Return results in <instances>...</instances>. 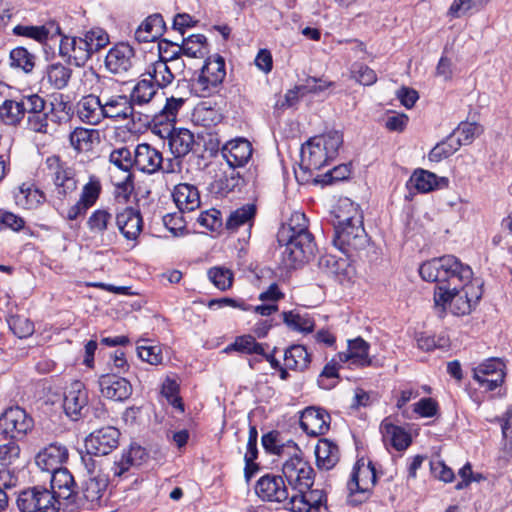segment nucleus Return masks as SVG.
Returning <instances> with one entry per match:
<instances>
[{"mask_svg": "<svg viewBox=\"0 0 512 512\" xmlns=\"http://www.w3.org/2000/svg\"><path fill=\"white\" fill-rule=\"evenodd\" d=\"M302 234H311L308 230V219L301 212L292 213L286 226L278 233V240H287L290 237H298Z\"/></svg>", "mask_w": 512, "mask_h": 512, "instance_id": "nucleus-46", "label": "nucleus"}, {"mask_svg": "<svg viewBox=\"0 0 512 512\" xmlns=\"http://www.w3.org/2000/svg\"><path fill=\"white\" fill-rule=\"evenodd\" d=\"M115 222L118 230L127 240H137L143 229V219L138 209L125 207L117 211Z\"/></svg>", "mask_w": 512, "mask_h": 512, "instance_id": "nucleus-26", "label": "nucleus"}, {"mask_svg": "<svg viewBox=\"0 0 512 512\" xmlns=\"http://www.w3.org/2000/svg\"><path fill=\"white\" fill-rule=\"evenodd\" d=\"M448 183L449 181L445 177H438L430 171L417 169L408 180L407 187L415 189L419 193H428L437 188L447 187Z\"/></svg>", "mask_w": 512, "mask_h": 512, "instance_id": "nucleus-30", "label": "nucleus"}, {"mask_svg": "<svg viewBox=\"0 0 512 512\" xmlns=\"http://www.w3.org/2000/svg\"><path fill=\"white\" fill-rule=\"evenodd\" d=\"M278 241L284 245L281 262L286 269L297 268L314 254L315 243L312 234H302Z\"/></svg>", "mask_w": 512, "mask_h": 512, "instance_id": "nucleus-11", "label": "nucleus"}, {"mask_svg": "<svg viewBox=\"0 0 512 512\" xmlns=\"http://www.w3.org/2000/svg\"><path fill=\"white\" fill-rule=\"evenodd\" d=\"M11 65L21 68L24 72L29 73L35 66V56L24 47L14 48L10 52Z\"/></svg>", "mask_w": 512, "mask_h": 512, "instance_id": "nucleus-56", "label": "nucleus"}, {"mask_svg": "<svg viewBox=\"0 0 512 512\" xmlns=\"http://www.w3.org/2000/svg\"><path fill=\"white\" fill-rule=\"evenodd\" d=\"M316 462L320 469L330 470L339 461L338 446L327 438L318 441L315 448Z\"/></svg>", "mask_w": 512, "mask_h": 512, "instance_id": "nucleus-37", "label": "nucleus"}, {"mask_svg": "<svg viewBox=\"0 0 512 512\" xmlns=\"http://www.w3.org/2000/svg\"><path fill=\"white\" fill-rule=\"evenodd\" d=\"M56 493L61 499L64 512H78L81 509H97L107 501L108 478L104 473L87 477L77 490L75 479L70 471H62L55 478Z\"/></svg>", "mask_w": 512, "mask_h": 512, "instance_id": "nucleus-1", "label": "nucleus"}, {"mask_svg": "<svg viewBox=\"0 0 512 512\" xmlns=\"http://www.w3.org/2000/svg\"><path fill=\"white\" fill-rule=\"evenodd\" d=\"M68 449L65 445L57 442L51 443L41 451L35 457L36 465L45 472L51 474V488L56 490L55 478L56 475L62 471H69L62 465L68 460Z\"/></svg>", "mask_w": 512, "mask_h": 512, "instance_id": "nucleus-14", "label": "nucleus"}, {"mask_svg": "<svg viewBox=\"0 0 512 512\" xmlns=\"http://www.w3.org/2000/svg\"><path fill=\"white\" fill-rule=\"evenodd\" d=\"M489 1L490 0H454L447 11V15L451 18H460L473 9L482 8Z\"/></svg>", "mask_w": 512, "mask_h": 512, "instance_id": "nucleus-55", "label": "nucleus"}, {"mask_svg": "<svg viewBox=\"0 0 512 512\" xmlns=\"http://www.w3.org/2000/svg\"><path fill=\"white\" fill-rule=\"evenodd\" d=\"M330 423V414L319 407H307L300 415V427L308 436L318 437L326 434L330 429Z\"/></svg>", "mask_w": 512, "mask_h": 512, "instance_id": "nucleus-22", "label": "nucleus"}, {"mask_svg": "<svg viewBox=\"0 0 512 512\" xmlns=\"http://www.w3.org/2000/svg\"><path fill=\"white\" fill-rule=\"evenodd\" d=\"M342 144L343 135L337 130L310 138L301 148V166L320 170L337 157Z\"/></svg>", "mask_w": 512, "mask_h": 512, "instance_id": "nucleus-4", "label": "nucleus"}, {"mask_svg": "<svg viewBox=\"0 0 512 512\" xmlns=\"http://www.w3.org/2000/svg\"><path fill=\"white\" fill-rule=\"evenodd\" d=\"M369 349L370 344L361 337L349 340L347 351L338 354L339 361L348 363L349 367L371 366L372 359L369 356Z\"/></svg>", "mask_w": 512, "mask_h": 512, "instance_id": "nucleus-27", "label": "nucleus"}, {"mask_svg": "<svg viewBox=\"0 0 512 512\" xmlns=\"http://www.w3.org/2000/svg\"><path fill=\"white\" fill-rule=\"evenodd\" d=\"M226 77L225 60L220 55L206 59L198 77L192 80V90L199 97L216 93Z\"/></svg>", "mask_w": 512, "mask_h": 512, "instance_id": "nucleus-8", "label": "nucleus"}, {"mask_svg": "<svg viewBox=\"0 0 512 512\" xmlns=\"http://www.w3.org/2000/svg\"><path fill=\"white\" fill-rule=\"evenodd\" d=\"M9 328L18 338H27L34 333V323L22 315H13L7 319Z\"/></svg>", "mask_w": 512, "mask_h": 512, "instance_id": "nucleus-58", "label": "nucleus"}, {"mask_svg": "<svg viewBox=\"0 0 512 512\" xmlns=\"http://www.w3.org/2000/svg\"><path fill=\"white\" fill-rule=\"evenodd\" d=\"M157 88H164L170 85L175 76L165 60H158L151 64L146 72Z\"/></svg>", "mask_w": 512, "mask_h": 512, "instance_id": "nucleus-49", "label": "nucleus"}, {"mask_svg": "<svg viewBox=\"0 0 512 512\" xmlns=\"http://www.w3.org/2000/svg\"><path fill=\"white\" fill-rule=\"evenodd\" d=\"M104 64L110 73L123 76L135 70L138 58L132 46L118 43L109 49Z\"/></svg>", "mask_w": 512, "mask_h": 512, "instance_id": "nucleus-15", "label": "nucleus"}, {"mask_svg": "<svg viewBox=\"0 0 512 512\" xmlns=\"http://www.w3.org/2000/svg\"><path fill=\"white\" fill-rule=\"evenodd\" d=\"M224 351L227 353L236 351L243 354L264 355L263 345L256 342L255 338L251 335L236 337L235 341L229 344Z\"/></svg>", "mask_w": 512, "mask_h": 512, "instance_id": "nucleus-50", "label": "nucleus"}, {"mask_svg": "<svg viewBox=\"0 0 512 512\" xmlns=\"http://www.w3.org/2000/svg\"><path fill=\"white\" fill-rule=\"evenodd\" d=\"M24 117L21 101L5 100L0 105V119L10 126L18 125Z\"/></svg>", "mask_w": 512, "mask_h": 512, "instance_id": "nucleus-52", "label": "nucleus"}, {"mask_svg": "<svg viewBox=\"0 0 512 512\" xmlns=\"http://www.w3.org/2000/svg\"><path fill=\"white\" fill-rule=\"evenodd\" d=\"M334 231L333 243L346 255L364 248L367 243V234L363 225L336 226Z\"/></svg>", "mask_w": 512, "mask_h": 512, "instance_id": "nucleus-18", "label": "nucleus"}, {"mask_svg": "<svg viewBox=\"0 0 512 512\" xmlns=\"http://www.w3.org/2000/svg\"><path fill=\"white\" fill-rule=\"evenodd\" d=\"M70 200H61L51 206L58 212V214L67 221L77 220L79 217L85 216L87 211L90 209L81 200H77L73 205L67 206Z\"/></svg>", "mask_w": 512, "mask_h": 512, "instance_id": "nucleus-51", "label": "nucleus"}, {"mask_svg": "<svg viewBox=\"0 0 512 512\" xmlns=\"http://www.w3.org/2000/svg\"><path fill=\"white\" fill-rule=\"evenodd\" d=\"M13 33L45 43L48 39L60 35L61 31L58 24L49 22L42 26L17 25L13 28Z\"/></svg>", "mask_w": 512, "mask_h": 512, "instance_id": "nucleus-36", "label": "nucleus"}, {"mask_svg": "<svg viewBox=\"0 0 512 512\" xmlns=\"http://www.w3.org/2000/svg\"><path fill=\"white\" fill-rule=\"evenodd\" d=\"M88 402V391L85 385L81 381H74L64 394L63 408L71 420L77 421L87 411Z\"/></svg>", "mask_w": 512, "mask_h": 512, "instance_id": "nucleus-21", "label": "nucleus"}, {"mask_svg": "<svg viewBox=\"0 0 512 512\" xmlns=\"http://www.w3.org/2000/svg\"><path fill=\"white\" fill-rule=\"evenodd\" d=\"M120 432L112 426L103 427L89 434L85 439V449L89 454L104 456L118 446Z\"/></svg>", "mask_w": 512, "mask_h": 512, "instance_id": "nucleus-20", "label": "nucleus"}, {"mask_svg": "<svg viewBox=\"0 0 512 512\" xmlns=\"http://www.w3.org/2000/svg\"><path fill=\"white\" fill-rule=\"evenodd\" d=\"M108 44V33L100 27H94L86 31L83 36L62 37L59 51L60 55L67 56L76 66H83L94 53Z\"/></svg>", "mask_w": 512, "mask_h": 512, "instance_id": "nucleus-5", "label": "nucleus"}, {"mask_svg": "<svg viewBox=\"0 0 512 512\" xmlns=\"http://www.w3.org/2000/svg\"><path fill=\"white\" fill-rule=\"evenodd\" d=\"M20 101L24 115H31L45 111L46 101L38 94L22 96Z\"/></svg>", "mask_w": 512, "mask_h": 512, "instance_id": "nucleus-64", "label": "nucleus"}, {"mask_svg": "<svg viewBox=\"0 0 512 512\" xmlns=\"http://www.w3.org/2000/svg\"><path fill=\"white\" fill-rule=\"evenodd\" d=\"M100 392L103 397L114 401H124L132 394V385L115 373L103 374L98 380Z\"/></svg>", "mask_w": 512, "mask_h": 512, "instance_id": "nucleus-25", "label": "nucleus"}, {"mask_svg": "<svg viewBox=\"0 0 512 512\" xmlns=\"http://www.w3.org/2000/svg\"><path fill=\"white\" fill-rule=\"evenodd\" d=\"M481 297L482 284L475 280L464 284L463 287H456V290L448 291V294L442 297V301L438 300V293H434V303L442 311L449 308L454 315H466L471 312Z\"/></svg>", "mask_w": 512, "mask_h": 512, "instance_id": "nucleus-7", "label": "nucleus"}, {"mask_svg": "<svg viewBox=\"0 0 512 512\" xmlns=\"http://www.w3.org/2000/svg\"><path fill=\"white\" fill-rule=\"evenodd\" d=\"M505 364L499 358H490L472 369V377L486 391L501 386L505 377Z\"/></svg>", "mask_w": 512, "mask_h": 512, "instance_id": "nucleus-17", "label": "nucleus"}, {"mask_svg": "<svg viewBox=\"0 0 512 512\" xmlns=\"http://www.w3.org/2000/svg\"><path fill=\"white\" fill-rule=\"evenodd\" d=\"M310 362L311 356L303 345H292L284 353V365L288 369L304 371Z\"/></svg>", "mask_w": 512, "mask_h": 512, "instance_id": "nucleus-42", "label": "nucleus"}, {"mask_svg": "<svg viewBox=\"0 0 512 512\" xmlns=\"http://www.w3.org/2000/svg\"><path fill=\"white\" fill-rule=\"evenodd\" d=\"M101 191L102 186L99 178L92 175L89 177V181L82 187L79 200L91 208L99 199Z\"/></svg>", "mask_w": 512, "mask_h": 512, "instance_id": "nucleus-54", "label": "nucleus"}, {"mask_svg": "<svg viewBox=\"0 0 512 512\" xmlns=\"http://www.w3.org/2000/svg\"><path fill=\"white\" fill-rule=\"evenodd\" d=\"M376 480V470L372 462L366 464L363 460L357 461L347 483L350 496L360 495L361 497L357 501L362 502L368 497V493L376 484Z\"/></svg>", "mask_w": 512, "mask_h": 512, "instance_id": "nucleus-16", "label": "nucleus"}, {"mask_svg": "<svg viewBox=\"0 0 512 512\" xmlns=\"http://www.w3.org/2000/svg\"><path fill=\"white\" fill-rule=\"evenodd\" d=\"M326 502V494L321 489H311L292 493L287 502V510L291 512H318Z\"/></svg>", "mask_w": 512, "mask_h": 512, "instance_id": "nucleus-24", "label": "nucleus"}, {"mask_svg": "<svg viewBox=\"0 0 512 512\" xmlns=\"http://www.w3.org/2000/svg\"><path fill=\"white\" fill-rule=\"evenodd\" d=\"M112 222V214L104 208L94 210L88 217L86 225L88 230L101 237L104 244H111L116 238V234H106Z\"/></svg>", "mask_w": 512, "mask_h": 512, "instance_id": "nucleus-31", "label": "nucleus"}, {"mask_svg": "<svg viewBox=\"0 0 512 512\" xmlns=\"http://www.w3.org/2000/svg\"><path fill=\"white\" fill-rule=\"evenodd\" d=\"M255 492L263 501L283 502L287 509V502L290 500L288 489L282 476L266 474L256 483Z\"/></svg>", "mask_w": 512, "mask_h": 512, "instance_id": "nucleus-19", "label": "nucleus"}, {"mask_svg": "<svg viewBox=\"0 0 512 512\" xmlns=\"http://www.w3.org/2000/svg\"><path fill=\"white\" fill-rule=\"evenodd\" d=\"M179 51L190 58H202L207 53V38L202 34H193L183 38Z\"/></svg>", "mask_w": 512, "mask_h": 512, "instance_id": "nucleus-48", "label": "nucleus"}, {"mask_svg": "<svg viewBox=\"0 0 512 512\" xmlns=\"http://www.w3.org/2000/svg\"><path fill=\"white\" fill-rule=\"evenodd\" d=\"M262 446L266 452L278 456H288L292 452H299L295 442L289 440L282 442L278 431H270L262 436Z\"/></svg>", "mask_w": 512, "mask_h": 512, "instance_id": "nucleus-39", "label": "nucleus"}, {"mask_svg": "<svg viewBox=\"0 0 512 512\" xmlns=\"http://www.w3.org/2000/svg\"><path fill=\"white\" fill-rule=\"evenodd\" d=\"M133 159L134 156L127 147L114 149L109 156L111 180L125 197L130 195L134 189V175L131 171L135 166Z\"/></svg>", "mask_w": 512, "mask_h": 512, "instance_id": "nucleus-10", "label": "nucleus"}, {"mask_svg": "<svg viewBox=\"0 0 512 512\" xmlns=\"http://www.w3.org/2000/svg\"><path fill=\"white\" fill-rule=\"evenodd\" d=\"M60 500L55 489L35 486L23 490L16 502L20 512H59L63 511Z\"/></svg>", "mask_w": 512, "mask_h": 512, "instance_id": "nucleus-9", "label": "nucleus"}, {"mask_svg": "<svg viewBox=\"0 0 512 512\" xmlns=\"http://www.w3.org/2000/svg\"><path fill=\"white\" fill-rule=\"evenodd\" d=\"M168 144L176 158H182L193 151L196 144L194 134L185 128L173 129L169 134Z\"/></svg>", "mask_w": 512, "mask_h": 512, "instance_id": "nucleus-34", "label": "nucleus"}, {"mask_svg": "<svg viewBox=\"0 0 512 512\" xmlns=\"http://www.w3.org/2000/svg\"><path fill=\"white\" fill-rule=\"evenodd\" d=\"M455 138L449 136L446 140L438 143L429 153V160L432 162H440L448 158L459 149V143H455Z\"/></svg>", "mask_w": 512, "mask_h": 512, "instance_id": "nucleus-59", "label": "nucleus"}, {"mask_svg": "<svg viewBox=\"0 0 512 512\" xmlns=\"http://www.w3.org/2000/svg\"><path fill=\"white\" fill-rule=\"evenodd\" d=\"M44 172L53 184L49 203L52 205L61 200H71L78 189L75 170L58 155H51L45 159Z\"/></svg>", "mask_w": 512, "mask_h": 512, "instance_id": "nucleus-6", "label": "nucleus"}, {"mask_svg": "<svg viewBox=\"0 0 512 512\" xmlns=\"http://www.w3.org/2000/svg\"><path fill=\"white\" fill-rule=\"evenodd\" d=\"M282 316L283 322L293 331L307 334L314 330L315 321L307 312L287 311Z\"/></svg>", "mask_w": 512, "mask_h": 512, "instance_id": "nucleus-43", "label": "nucleus"}, {"mask_svg": "<svg viewBox=\"0 0 512 512\" xmlns=\"http://www.w3.org/2000/svg\"><path fill=\"white\" fill-rule=\"evenodd\" d=\"M33 427V418L19 406L6 409L0 416V432L11 440L24 438Z\"/></svg>", "mask_w": 512, "mask_h": 512, "instance_id": "nucleus-13", "label": "nucleus"}, {"mask_svg": "<svg viewBox=\"0 0 512 512\" xmlns=\"http://www.w3.org/2000/svg\"><path fill=\"white\" fill-rule=\"evenodd\" d=\"M72 76V69L61 64L55 63L48 67L47 79L49 83L58 90L67 87Z\"/></svg>", "mask_w": 512, "mask_h": 512, "instance_id": "nucleus-53", "label": "nucleus"}, {"mask_svg": "<svg viewBox=\"0 0 512 512\" xmlns=\"http://www.w3.org/2000/svg\"><path fill=\"white\" fill-rule=\"evenodd\" d=\"M85 82H97L100 99L106 118L113 121L134 120L135 109L130 103V97L126 94L120 83L112 78L101 77L95 70L90 68L83 72Z\"/></svg>", "mask_w": 512, "mask_h": 512, "instance_id": "nucleus-3", "label": "nucleus"}, {"mask_svg": "<svg viewBox=\"0 0 512 512\" xmlns=\"http://www.w3.org/2000/svg\"><path fill=\"white\" fill-rule=\"evenodd\" d=\"M172 195L180 212H191L200 207V194L194 185L180 183L175 186Z\"/></svg>", "mask_w": 512, "mask_h": 512, "instance_id": "nucleus-32", "label": "nucleus"}, {"mask_svg": "<svg viewBox=\"0 0 512 512\" xmlns=\"http://www.w3.org/2000/svg\"><path fill=\"white\" fill-rule=\"evenodd\" d=\"M137 355L142 361L151 365H158L163 360L161 347L149 344L148 340H143L141 344H138Z\"/></svg>", "mask_w": 512, "mask_h": 512, "instance_id": "nucleus-60", "label": "nucleus"}, {"mask_svg": "<svg viewBox=\"0 0 512 512\" xmlns=\"http://www.w3.org/2000/svg\"><path fill=\"white\" fill-rule=\"evenodd\" d=\"M352 78L362 85H373L377 81V75L367 65L355 63L351 68Z\"/></svg>", "mask_w": 512, "mask_h": 512, "instance_id": "nucleus-62", "label": "nucleus"}, {"mask_svg": "<svg viewBox=\"0 0 512 512\" xmlns=\"http://www.w3.org/2000/svg\"><path fill=\"white\" fill-rule=\"evenodd\" d=\"M481 132L482 128L478 124L466 122L461 123L451 136L455 138V143H459L460 148L470 144Z\"/></svg>", "mask_w": 512, "mask_h": 512, "instance_id": "nucleus-57", "label": "nucleus"}, {"mask_svg": "<svg viewBox=\"0 0 512 512\" xmlns=\"http://www.w3.org/2000/svg\"><path fill=\"white\" fill-rule=\"evenodd\" d=\"M17 205L26 209H35L46 201L45 193L34 187L23 184L15 194Z\"/></svg>", "mask_w": 512, "mask_h": 512, "instance_id": "nucleus-45", "label": "nucleus"}, {"mask_svg": "<svg viewBox=\"0 0 512 512\" xmlns=\"http://www.w3.org/2000/svg\"><path fill=\"white\" fill-rule=\"evenodd\" d=\"M165 28L164 19L160 14L150 15L136 29L135 39L139 43L153 42L162 36Z\"/></svg>", "mask_w": 512, "mask_h": 512, "instance_id": "nucleus-33", "label": "nucleus"}, {"mask_svg": "<svg viewBox=\"0 0 512 512\" xmlns=\"http://www.w3.org/2000/svg\"><path fill=\"white\" fill-rule=\"evenodd\" d=\"M282 473L293 493L306 491L313 485L314 469L298 452H294V454L283 463Z\"/></svg>", "mask_w": 512, "mask_h": 512, "instance_id": "nucleus-12", "label": "nucleus"}, {"mask_svg": "<svg viewBox=\"0 0 512 512\" xmlns=\"http://www.w3.org/2000/svg\"><path fill=\"white\" fill-rule=\"evenodd\" d=\"M222 155L230 167H243L252 156V145L246 139L231 140L223 146Z\"/></svg>", "mask_w": 512, "mask_h": 512, "instance_id": "nucleus-29", "label": "nucleus"}, {"mask_svg": "<svg viewBox=\"0 0 512 512\" xmlns=\"http://www.w3.org/2000/svg\"><path fill=\"white\" fill-rule=\"evenodd\" d=\"M383 442L398 451L405 450L411 443L409 434L399 426L394 425L389 419H384L380 425Z\"/></svg>", "mask_w": 512, "mask_h": 512, "instance_id": "nucleus-35", "label": "nucleus"}, {"mask_svg": "<svg viewBox=\"0 0 512 512\" xmlns=\"http://www.w3.org/2000/svg\"><path fill=\"white\" fill-rule=\"evenodd\" d=\"M135 167L147 174H153L160 170L163 156L160 151L147 143L138 144L134 151Z\"/></svg>", "mask_w": 512, "mask_h": 512, "instance_id": "nucleus-28", "label": "nucleus"}, {"mask_svg": "<svg viewBox=\"0 0 512 512\" xmlns=\"http://www.w3.org/2000/svg\"><path fill=\"white\" fill-rule=\"evenodd\" d=\"M419 274L423 280L436 283L434 293H438V300L441 301L448 291L474 281L471 267L453 255L424 262L419 268Z\"/></svg>", "mask_w": 512, "mask_h": 512, "instance_id": "nucleus-2", "label": "nucleus"}, {"mask_svg": "<svg viewBox=\"0 0 512 512\" xmlns=\"http://www.w3.org/2000/svg\"><path fill=\"white\" fill-rule=\"evenodd\" d=\"M100 93L82 96L76 104V115L82 123L96 126L107 119Z\"/></svg>", "mask_w": 512, "mask_h": 512, "instance_id": "nucleus-23", "label": "nucleus"}, {"mask_svg": "<svg viewBox=\"0 0 512 512\" xmlns=\"http://www.w3.org/2000/svg\"><path fill=\"white\" fill-rule=\"evenodd\" d=\"M208 278L219 290H227L232 286L233 274L229 269L213 267L208 270Z\"/></svg>", "mask_w": 512, "mask_h": 512, "instance_id": "nucleus-61", "label": "nucleus"}, {"mask_svg": "<svg viewBox=\"0 0 512 512\" xmlns=\"http://www.w3.org/2000/svg\"><path fill=\"white\" fill-rule=\"evenodd\" d=\"M98 138V130L84 127H76L69 134L70 145L77 153L88 152L92 150L94 141Z\"/></svg>", "mask_w": 512, "mask_h": 512, "instance_id": "nucleus-41", "label": "nucleus"}, {"mask_svg": "<svg viewBox=\"0 0 512 512\" xmlns=\"http://www.w3.org/2000/svg\"><path fill=\"white\" fill-rule=\"evenodd\" d=\"M183 212L168 213L163 216L164 226L174 235H182L186 230V221L182 215Z\"/></svg>", "mask_w": 512, "mask_h": 512, "instance_id": "nucleus-63", "label": "nucleus"}, {"mask_svg": "<svg viewBox=\"0 0 512 512\" xmlns=\"http://www.w3.org/2000/svg\"><path fill=\"white\" fill-rule=\"evenodd\" d=\"M185 103L184 98L169 97L165 105L158 112L153 114L155 124H173L176 122L178 113Z\"/></svg>", "mask_w": 512, "mask_h": 512, "instance_id": "nucleus-47", "label": "nucleus"}, {"mask_svg": "<svg viewBox=\"0 0 512 512\" xmlns=\"http://www.w3.org/2000/svg\"><path fill=\"white\" fill-rule=\"evenodd\" d=\"M157 87L151 79H140L133 86L130 94V103L133 109L148 105L157 94Z\"/></svg>", "mask_w": 512, "mask_h": 512, "instance_id": "nucleus-38", "label": "nucleus"}, {"mask_svg": "<svg viewBox=\"0 0 512 512\" xmlns=\"http://www.w3.org/2000/svg\"><path fill=\"white\" fill-rule=\"evenodd\" d=\"M256 214V207L253 204H246L241 208L233 211L227 219L226 227L230 231H236L240 227H247L250 230L254 217Z\"/></svg>", "mask_w": 512, "mask_h": 512, "instance_id": "nucleus-44", "label": "nucleus"}, {"mask_svg": "<svg viewBox=\"0 0 512 512\" xmlns=\"http://www.w3.org/2000/svg\"><path fill=\"white\" fill-rule=\"evenodd\" d=\"M336 222L334 224V228L336 226H345L352 224L363 225L362 214L359 210L358 205L350 201L349 199L341 200L337 206L335 212Z\"/></svg>", "mask_w": 512, "mask_h": 512, "instance_id": "nucleus-40", "label": "nucleus"}]
</instances>
